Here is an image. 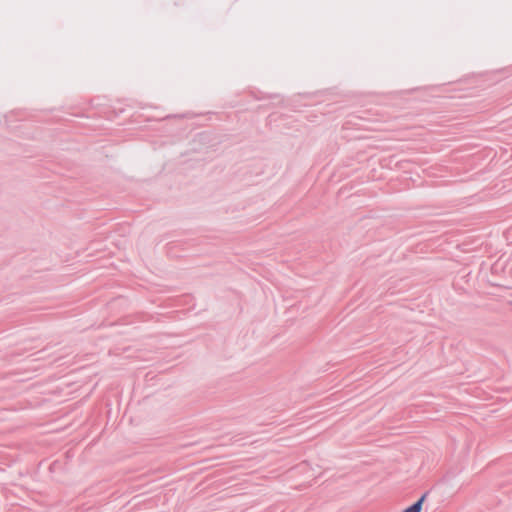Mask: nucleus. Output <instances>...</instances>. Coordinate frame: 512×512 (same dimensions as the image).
Masks as SVG:
<instances>
[{
	"label": "nucleus",
	"mask_w": 512,
	"mask_h": 512,
	"mask_svg": "<svg viewBox=\"0 0 512 512\" xmlns=\"http://www.w3.org/2000/svg\"><path fill=\"white\" fill-rule=\"evenodd\" d=\"M423 502H424V496H423V497H421V498H420L417 502H415L413 505H411L410 507H408V508H406L405 510H403L402 512H421Z\"/></svg>",
	"instance_id": "f257e3e1"
}]
</instances>
